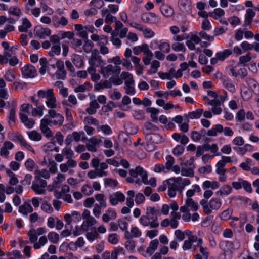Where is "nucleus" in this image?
Segmentation results:
<instances>
[{"mask_svg":"<svg viewBox=\"0 0 259 259\" xmlns=\"http://www.w3.org/2000/svg\"><path fill=\"white\" fill-rule=\"evenodd\" d=\"M14 145L10 141H7L4 142L3 146L1 149V155L2 156H7L9 154L8 150L12 149Z\"/></svg>","mask_w":259,"mask_h":259,"instance_id":"28","label":"nucleus"},{"mask_svg":"<svg viewBox=\"0 0 259 259\" xmlns=\"http://www.w3.org/2000/svg\"><path fill=\"white\" fill-rule=\"evenodd\" d=\"M49 125H51L48 123V121L46 118H42L40 121V129L41 133L47 138H52L53 137V133L51 129L48 127Z\"/></svg>","mask_w":259,"mask_h":259,"instance_id":"14","label":"nucleus"},{"mask_svg":"<svg viewBox=\"0 0 259 259\" xmlns=\"http://www.w3.org/2000/svg\"><path fill=\"white\" fill-rule=\"evenodd\" d=\"M99 107L100 105L97 100H94L90 102L89 107L86 109L85 111L90 115L94 114L96 112L97 109Z\"/></svg>","mask_w":259,"mask_h":259,"instance_id":"34","label":"nucleus"},{"mask_svg":"<svg viewBox=\"0 0 259 259\" xmlns=\"http://www.w3.org/2000/svg\"><path fill=\"white\" fill-rule=\"evenodd\" d=\"M48 242V239L45 236L40 237L38 240V241H36L33 245V247L35 249H38L41 248V246L45 245Z\"/></svg>","mask_w":259,"mask_h":259,"instance_id":"47","label":"nucleus"},{"mask_svg":"<svg viewBox=\"0 0 259 259\" xmlns=\"http://www.w3.org/2000/svg\"><path fill=\"white\" fill-rule=\"evenodd\" d=\"M111 13L108 9L104 8L101 11V15L102 17L104 18L105 23L108 24L113 23L116 19V18Z\"/></svg>","mask_w":259,"mask_h":259,"instance_id":"22","label":"nucleus"},{"mask_svg":"<svg viewBox=\"0 0 259 259\" xmlns=\"http://www.w3.org/2000/svg\"><path fill=\"white\" fill-rule=\"evenodd\" d=\"M97 50H94L91 52V55L88 59V63L90 65L88 69L93 70L96 69L97 67H99L103 62L102 57L97 53Z\"/></svg>","mask_w":259,"mask_h":259,"instance_id":"8","label":"nucleus"},{"mask_svg":"<svg viewBox=\"0 0 259 259\" xmlns=\"http://www.w3.org/2000/svg\"><path fill=\"white\" fill-rule=\"evenodd\" d=\"M71 60L74 65L77 68H81L83 65V60L78 54H73L71 56Z\"/></svg>","mask_w":259,"mask_h":259,"instance_id":"37","label":"nucleus"},{"mask_svg":"<svg viewBox=\"0 0 259 259\" xmlns=\"http://www.w3.org/2000/svg\"><path fill=\"white\" fill-rule=\"evenodd\" d=\"M48 238L53 243H57L59 240V235L57 233L52 231L48 233Z\"/></svg>","mask_w":259,"mask_h":259,"instance_id":"56","label":"nucleus"},{"mask_svg":"<svg viewBox=\"0 0 259 259\" xmlns=\"http://www.w3.org/2000/svg\"><path fill=\"white\" fill-rule=\"evenodd\" d=\"M141 20L145 23L156 24L160 22V18L155 13L144 14L141 16Z\"/></svg>","mask_w":259,"mask_h":259,"instance_id":"16","label":"nucleus"},{"mask_svg":"<svg viewBox=\"0 0 259 259\" xmlns=\"http://www.w3.org/2000/svg\"><path fill=\"white\" fill-rule=\"evenodd\" d=\"M31 26L32 25L29 20L26 18H23L22 19L21 24L18 26V30L21 32H27Z\"/></svg>","mask_w":259,"mask_h":259,"instance_id":"32","label":"nucleus"},{"mask_svg":"<svg viewBox=\"0 0 259 259\" xmlns=\"http://www.w3.org/2000/svg\"><path fill=\"white\" fill-rule=\"evenodd\" d=\"M225 14L224 11L221 8L215 9L212 13H209V16L215 19H218Z\"/></svg>","mask_w":259,"mask_h":259,"instance_id":"53","label":"nucleus"},{"mask_svg":"<svg viewBox=\"0 0 259 259\" xmlns=\"http://www.w3.org/2000/svg\"><path fill=\"white\" fill-rule=\"evenodd\" d=\"M37 95L39 98L46 99L45 104L48 108L53 109L57 107V101L53 89H49L47 90H39L37 92Z\"/></svg>","mask_w":259,"mask_h":259,"instance_id":"4","label":"nucleus"},{"mask_svg":"<svg viewBox=\"0 0 259 259\" xmlns=\"http://www.w3.org/2000/svg\"><path fill=\"white\" fill-rule=\"evenodd\" d=\"M130 174L134 178H137L138 175L140 176L142 182L145 184H150L153 187L156 186V180L152 178L149 181L148 180L147 173L143 168L140 166H137L135 169L130 170Z\"/></svg>","mask_w":259,"mask_h":259,"instance_id":"5","label":"nucleus"},{"mask_svg":"<svg viewBox=\"0 0 259 259\" xmlns=\"http://www.w3.org/2000/svg\"><path fill=\"white\" fill-rule=\"evenodd\" d=\"M203 241L202 239L199 238L198 240V242L197 243L196 246L199 248V251L200 253L202 254L204 259H208L209 253L207 251V249L206 247H204L202 246Z\"/></svg>","mask_w":259,"mask_h":259,"instance_id":"39","label":"nucleus"},{"mask_svg":"<svg viewBox=\"0 0 259 259\" xmlns=\"http://www.w3.org/2000/svg\"><path fill=\"white\" fill-rule=\"evenodd\" d=\"M158 245V241L157 239L151 241L149 244V246L146 249V252L152 254L154 253L155 250L157 249Z\"/></svg>","mask_w":259,"mask_h":259,"instance_id":"45","label":"nucleus"},{"mask_svg":"<svg viewBox=\"0 0 259 259\" xmlns=\"http://www.w3.org/2000/svg\"><path fill=\"white\" fill-rule=\"evenodd\" d=\"M31 189L37 194H44L46 192L45 187L38 186V184L32 183L31 186Z\"/></svg>","mask_w":259,"mask_h":259,"instance_id":"59","label":"nucleus"},{"mask_svg":"<svg viewBox=\"0 0 259 259\" xmlns=\"http://www.w3.org/2000/svg\"><path fill=\"white\" fill-rule=\"evenodd\" d=\"M167 195L171 198L175 197L178 191V187L174 178L168 179Z\"/></svg>","mask_w":259,"mask_h":259,"instance_id":"19","label":"nucleus"},{"mask_svg":"<svg viewBox=\"0 0 259 259\" xmlns=\"http://www.w3.org/2000/svg\"><path fill=\"white\" fill-rule=\"evenodd\" d=\"M6 174L9 178V184L11 186H15L18 182V179L16 175L10 169H6Z\"/></svg>","mask_w":259,"mask_h":259,"instance_id":"36","label":"nucleus"},{"mask_svg":"<svg viewBox=\"0 0 259 259\" xmlns=\"http://www.w3.org/2000/svg\"><path fill=\"white\" fill-rule=\"evenodd\" d=\"M255 13L253 10L248 9L246 10V14L245 15V23L246 24H250L252 21V18L255 16Z\"/></svg>","mask_w":259,"mask_h":259,"instance_id":"50","label":"nucleus"},{"mask_svg":"<svg viewBox=\"0 0 259 259\" xmlns=\"http://www.w3.org/2000/svg\"><path fill=\"white\" fill-rule=\"evenodd\" d=\"M232 188L229 185H223L220 189L216 192V194L219 196H228L232 192Z\"/></svg>","mask_w":259,"mask_h":259,"instance_id":"31","label":"nucleus"},{"mask_svg":"<svg viewBox=\"0 0 259 259\" xmlns=\"http://www.w3.org/2000/svg\"><path fill=\"white\" fill-rule=\"evenodd\" d=\"M251 59V56L250 53H247L245 55L241 56L239 57L238 64L246 65V63L249 62Z\"/></svg>","mask_w":259,"mask_h":259,"instance_id":"57","label":"nucleus"},{"mask_svg":"<svg viewBox=\"0 0 259 259\" xmlns=\"http://www.w3.org/2000/svg\"><path fill=\"white\" fill-rule=\"evenodd\" d=\"M52 23L55 28H58L60 26H66L68 23V21L64 16L59 18L58 16L54 15L52 17Z\"/></svg>","mask_w":259,"mask_h":259,"instance_id":"20","label":"nucleus"},{"mask_svg":"<svg viewBox=\"0 0 259 259\" xmlns=\"http://www.w3.org/2000/svg\"><path fill=\"white\" fill-rule=\"evenodd\" d=\"M121 69L119 66H113L108 64L101 68L100 72L105 78H109L111 80L115 77L118 76L121 72Z\"/></svg>","mask_w":259,"mask_h":259,"instance_id":"6","label":"nucleus"},{"mask_svg":"<svg viewBox=\"0 0 259 259\" xmlns=\"http://www.w3.org/2000/svg\"><path fill=\"white\" fill-rule=\"evenodd\" d=\"M34 34L38 38L40 39H45L47 37L50 36L51 31L48 28H43L37 26L34 29Z\"/></svg>","mask_w":259,"mask_h":259,"instance_id":"17","label":"nucleus"},{"mask_svg":"<svg viewBox=\"0 0 259 259\" xmlns=\"http://www.w3.org/2000/svg\"><path fill=\"white\" fill-rule=\"evenodd\" d=\"M60 45H53L51 50L49 52V55L51 57H54L56 55H59L60 54Z\"/></svg>","mask_w":259,"mask_h":259,"instance_id":"51","label":"nucleus"},{"mask_svg":"<svg viewBox=\"0 0 259 259\" xmlns=\"http://www.w3.org/2000/svg\"><path fill=\"white\" fill-rule=\"evenodd\" d=\"M199 238L196 236L190 235L188 239L184 241L182 246V248L184 250H187L192 248V244L194 242H198Z\"/></svg>","mask_w":259,"mask_h":259,"instance_id":"23","label":"nucleus"},{"mask_svg":"<svg viewBox=\"0 0 259 259\" xmlns=\"http://www.w3.org/2000/svg\"><path fill=\"white\" fill-rule=\"evenodd\" d=\"M159 210L155 207H148L145 215L140 218V222L144 226H150L151 228H156L159 224L158 222L157 215Z\"/></svg>","mask_w":259,"mask_h":259,"instance_id":"2","label":"nucleus"},{"mask_svg":"<svg viewBox=\"0 0 259 259\" xmlns=\"http://www.w3.org/2000/svg\"><path fill=\"white\" fill-rule=\"evenodd\" d=\"M111 41L113 45L116 46L117 47H119L121 45V40L117 37V34L115 31H114L111 32Z\"/></svg>","mask_w":259,"mask_h":259,"instance_id":"55","label":"nucleus"},{"mask_svg":"<svg viewBox=\"0 0 259 259\" xmlns=\"http://www.w3.org/2000/svg\"><path fill=\"white\" fill-rule=\"evenodd\" d=\"M74 29L76 31L77 35L84 40H87L88 38V31L93 32V31L90 30L89 27L83 26L80 24H75L74 25Z\"/></svg>","mask_w":259,"mask_h":259,"instance_id":"12","label":"nucleus"},{"mask_svg":"<svg viewBox=\"0 0 259 259\" xmlns=\"http://www.w3.org/2000/svg\"><path fill=\"white\" fill-rule=\"evenodd\" d=\"M44 106H37L36 107L32 108L31 112L33 117H41L44 115Z\"/></svg>","mask_w":259,"mask_h":259,"instance_id":"42","label":"nucleus"},{"mask_svg":"<svg viewBox=\"0 0 259 259\" xmlns=\"http://www.w3.org/2000/svg\"><path fill=\"white\" fill-rule=\"evenodd\" d=\"M181 173L183 176L192 177L194 175V169L195 165L194 164L193 158H191L184 163H182Z\"/></svg>","mask_w":259,"mask_h":259,"instance_id":"9","label":"nucleus"},{"mask_svg":"<svg viewBox=\"0 0 259 259\" xmlns=\"http://www.w3.org/2000/svg\"><path fill=\"white\" fill-rule=\"evenodd\" d=\"M81 191L86 196L92 195L94 192L92 187L88 184L84 185L81 187Z\"/></svg>","mask_w":259,"mask_h":259,"instance_id":"64","label":"nucleus"},{"mask_svg":"<svg viewBox=\"0 0 259 259\" xmlns=\"http://www.w3.org/2000/svg\"><path fill=\"white\" fill-rule=\"evenodd\" d=\"M1 45L3 48V54H0V64L2 65L8 63L12 66L19 63V59L16 56V52L10 48V44L7 41H3Z\"/></svg>","mask_w":259,"mask_h":259,"instance_id":"1","label":"nucleus"},{"mask_svg":"<svg viewBox=\"0 0 259 259\" xmlns=\"http://www.w3.org/2000/svg\"><path fill=\"white\" fill-rule=\"evenodd\" d=\"M108 167L107 163L102 162L100 164L99 168L95 169L97 176L99 177H105L108 175L107 171H105Z\"/></svg>","mask_w":259,"mask_h":259,"instance_id":"30","label":"nucleus"},{"mask_svg":"<svg viewBox=\"0 0 259 259\" xmlns=\"http://www.w3.org/2000/svg\"><path fill=\"white\" fill-rule=\"evenodd\" d=\"M223 85L227 89L229 92L234 93L235 92V88L234 84H233L230 80L228 79H224L223 81Z\"/></svg>","mask_w":259,"mask_h":259,"instance_id":"54","label":"nucleus"},{"mask_svg":"<svg viewBox=\"0 0 259 259\" xmlns=\"http://www.w3.org/2000/svg\"><path fill=\"white\" fill-rule=\"evenodd\" d=\"M43 150L46 152L52 151H58V148L56 147V144L53 142H49L43 146Z\"/></svg>","mask_w":259,"mask_h":259,"instance_id":"43","label":"nucleus"},{"mask_svg":"<svg viewBox=\"0 0 259 259\" xmlns=\"http://www.w3.org/2000/svg\"><path fill=\"white\" fill-rule=\"evenodd\" d=\"M125 200L124 195L120 191H117L109 195V202L112 206H115L119 203H122Z\"/></svg>","mask_w":259,"mask_h":259,"instance_id":"10","label":"nucleus"},{"mask_svg":"<svg viewBox=\"0 0 259 259\" xmlns=\"http://www.w3.org/2000/svg\"><path fill=\"white\" fill-rule=\"evenodd\" d=\"M203 113V110L202 109H198L196 111L189 112L188 114V117L192 119L199 118Z\"/></svg>","mask_w":259,"mask_h":259,"instance_id":"48","label":"nucleus"},{"mask_svg":"<svg viewBox=\"0 0 259 259\" xmlns=\"http://www.w3.org/2000/svg\"><path fill=\"white\" fill-rule=\"evenodd\" d=\"M29 138L33 141H39L41 140L42 136L41 134L36 131H31L27 133Z\"/></svg>","mask_w":259,"mask_h":259,"instance_id":"44","label":"nucleus"},{"mask_svg":"<svg viewBox=\"0 0 259 259\" xmlns=\"http://www.w3.org/2000/svg\"><path fill=\"white\" fill-rule=\"evenodd\" d=\"M142 232L140 229L136 226L131 228V231H126L125 232L124 236L128 239H131L133 238H137L141 236Z\"/></svg>","mask_w":259,"mask_h":259,"instance_id":"21","label":"nucleus"},{"mask_svg":"<svg viewBox=\"0 0 259 259\" xmlns=\"http://www.w3.org/2000/svg\"><path fill=\"white\" fill-rule=\"evenodd\" d=\"M98 132L101 131L104 134L106 135H110L112 133V130L111 127L108 125H98L97 127Z\"/></svg>","mask_w":259,"mask_h":259,"instance_id":"49","label":"nucleus"},{"mask_svg":"<svg viewBox=\"0 0 259 259\" xmlns=\"http://www.w3.org/2000/svg\"><path fill=\"white\" fill-rule=\"evenodd\" d=\"M198 208V205L192 198H187L186 200L185 203L183 206L180 207L181 212L190 211V210L196 211Z\"/></svg>","mask_w":259,"mask_h":259,"instance_id":"13","label":"nucleus"},{"mask_svg":"<svg viewBox=\"0 0 259 259\" xmlns=\"http://www.w3.org/2000/svg\"><path fill=\"white\" fill-rule=\"evenodd\" d=\"M82 217L83 219L85 220L82 223V228H83L84 226H87V227L92 226L97 223V221L93 216L91 215L90 211L88 209H84L83 210Z\"/></svg>","mask_w":259,"mask_h":259,"instance_id":"11","label":"nucleus"},{"mask_svg":"<svg viewBox=\"0 0 259 259\" xmlns=\"http://www.w3.org/2000/svg\"><path fill=\"white\" fill-rule=\"evenodd\" d=\"M201 188L200 186L197 184L194 185L192 186V188L189 189L186 192V196L187 198H191V197L194 195L196 192H200Z\"/></svg>","mask_w":259,"mask_h":259,"instance_id":"41","label":"nucleus"},{"mask_svg":"<svg viewBox=\"0 0 259 259\" xmlns=\"http://www.w3.org/2000/svg\"><path fill=\"white\" fill-rule=\"evenodd\" d=\"M4 78L6 80L8 81H13L15 79L14 71L11 69H8L5 73Z\"/></svg>","mask_w":259,"mask_h":259,"instance_id":"52","label":"nucleus"},{"mask_svg":"<svg viewBox=\"0 0 259 259\" xmlns=\"http://www.w3.org/2000/svg\"><path fill=\"white\" fill-rule=\"evenodd\" d=\"M33 211V207L28 202L24 203L19 207V212L24 215L27 216L28 213H32Z\"/></svg>","mask_w":259,"mask_h":259,"instance_id":"27","label":"nucleus"},{"mask_svg":"<svg viewBox=\"0 0 259 259\" xmlns=\"http://www.w3.org/2000/svg\"><path fill=\"white\" fill-rule=\"evenodd\" d=\"M160 10L162 14L166 18H170L175 14L174 9L169 5L164 3L160 7Z\"/></svg>","mask_w":259,"mask_h":259,"instance_id":"24","label":"nucleus"},{"mask_svg":"<svg viewBox=\"0 0 259 259\" xmlns=\"http://www.w3.org/2000/svg\"><path fill=\"white\" fill-rule=\"evenodd\" d=\"M35 176H38L40 178H44L45 179H49L50 176L49 170L43 169L41 170L35 171Z\"/></svg>","mask_w":259,"mask_h":259,"instance_id":"63","label":"nucleus"},{"mask_svg":"<svg viewBox=\"0 0 259 259\" xmlns=\"http://www.w3.org/2000/svg\"><path fill=\"white\" fill-rule=\"evenodd\" d=\"M174 178L178 187V191L180 194H182L185 187L191 184L190 180L187 178H182L181 177Z\"/></svg>","mask_w":259,"mask_h":259,"instance_id":"15","label":"nucleus"},{"mask_svg":"<svg viewBox=\"0 0 259 259\" xmlns=\"http://www.w3.org/2000/svg\"><path fill=\"white\" fill-rule=\"evenodd\" d=\"M111 87L112 83L108 80L101 81L99 82H96L94 85V89L96 91H99L104 88L109 89Z\"/></svg>","mask_w":259,"mask_h":259,"instance_id":"33","label":"nucleus"},{"mask_svg":"<svg viewBox=\"0 0 259 259\" xmlns=\"http://www.w3.org/2000/svg\"><path fill=\"white\" fill-rule=\"evenodd\" d=\"M241 96L244 100H248L252 96V91L248 88H244L241 91Z\"/></svg>","mask_w":259,"mask_h":259,"instance_id":"60","label":"nucleus"},{"mask_svg":"<svg viewBox=\"0 0 259 259\" xmlns=\"http://www.w3.org/2000/svg\"><path fill=\"white\" fill-rule=\"evenodd\" d=\"M30 241L34 244L37 240V235L35 233V230L30 229L27 233Z\"/></svg>","mask_w":259,"mask_h":259,"instance_id":"61","label":"nucleus"},{"mask_svg":"<svg viewBox=\"0 0 259 259\" xmlns=\"http://www.w3.org/2000/svg\"><path fill=\"white\" fill-rule=\"evenodd\" d=\"M25 167L29 171H33L37 168L34 161L31 158L27 159L24 163Z\"/></svg>","mask_w":259,"mask_h":259,"instance_id":"46","label":"nucleus"},{"mask_svg":"<svg viewBox=\"0 0 259 259\" xmlns=\"http://www.w3.org/2000/svg\"><path fill=\"white\" fill-rule=\"evenodd\" d=\"M9 13L11 15L19 17L21 15V10L17 6H12L9 9Z\"/></svg>","mask_w":259,"mask_h":259,"instance_id":"62","label":"nucleus"},{"mask_svg":"<svg viewBox=\"0 0 259 259\" xmlns=\"http://www.w3.org/2000/svg\"><path fill=\"white\" fill-rule=\"evenodd\" d=\"M65 177L64 175L61 173H58L52 183V187L54 188H59L60 184L65 180Z\"/></svg>","mask_w":259,"mask_h":259,"instance_id":"38","label":"nucleus"},{"mask_svg":"<svg viewBox=\"0 0 259 259\" xmlns=\"http://www.w3.org/2000/svg\"><path fill=\"white\" fill-rule=\"evenodd\" d=\"M43 118H46L48 123L53 125L61 126L64 122V117L54 109H50L48 114Z\"/></svg>","mask_w":259,"mask_h":259,"instance_id":"7","label":"nucleus"},{"mask_svg":"<svg viewBox=\"0 0 259 259\" xmlns=\"http://www.w3.org/2000/svg\"><path fill=\"white\" fill-rule=\"evenodd\" d=\"M39 64L40 68L39 69V72L40 74L44 75L46 71H48V61L46 58H42L39 60Z\"/></svg>","mask_w":259,"mask_h":259,"instance_id":"40","label":"nucleus"},{"mask_svg":"<svg viewBox=\"0 0 259 259\" xmlns=\"http://www.w3.org/2000/svg\"><path fill=\"white\" fill-rule=\"evenodd\" d=\"M19 115L21 121L26 127L28 128H32L35 123V121L33 119L28 118V116L24 113H20Z\"/></svg>","mask_w":259,"mask_h":259,"instance_id":"26","label":"nucleus"},{"mask_svg":"<svg viewBox=\"0 0 259 259\" xmlns=\"http://www.w3.org/2000/svg\"><path fill=\"white\" fill-rule=\"evenodd\" d=\"M120 77L121 79L124 80L125 84H135L134 80L133 79V76L131 73L123 71L121 73Z\"/></svg>","mask_w":259,"mask_h":259,"instance_id":"35","label":"nucleus"},{"mask_svg":"<svg viewBox=\"0 0 259 259\" xmlns=\"http://www.w3.org/2000/svg\"><path fill=\"white\" fill-rule=\"evenodd\" d=\"M209 204L213 210H218L221 206L222 202L220 200L213 198L210 200Z\"/></svg>","mask_w":259,"mask_h":259,"instance_id":"58","label":"nucleus"},{"mask_svg":"<svg viewBox=\"0 0 259 259\" xmlns=\"http://www.w3.org/2000/svg\"><path fill=\"white\" fill-rule=\"evenodd\" d=\"M50 67L51 68L48 69V73L52 77L61 80H64L66 78L67 72L63 61L58 60L55 64L51 65Z\"/></svg>","mask_w":259,"mask_h":259,"instance_id":"3","label":"nucleus"},{"mask_svg":"<svg viewBox=\"0 0 259 259\" xmlns=\"http://www.w3.org/2000/svg\"><path fill=\"white\" fill-rule=\"evenodd\" d=\"M117 217L116 211L113 209H108L105 213L102 215V220L104 222L107 223L110 220L115 219Z\"/></svg>","mask_w":259,"mask_h":259,"instance_id":"29","label":"nucleus"},{"mask_svg":"<svg viewBox=\"0 0 259 259\" xmlns=\"http://www.w3.org/2000/svg\"><path fill=\"white\" fill-rule=\"evenodd\" d=\"M23 75L26 78H33L36 74V70L35 67L31 65H27L23 67L21 69Z\"/></svg>","mask_w":259,"mask_h":259,"instance_id":"18","label":"nucleus"},{"mask_svg":"<svg viewBox=\"0 0 259 259\" xmlns=\"http://www.w3.org/2000/svg\"><path fill=\"white\" fill-rule=\"evenodd\" d=\"M91 38L93 41L97 42V45L99 46L102 45H107L108 43V37L106 35L99 36L96 34H93L91 36Z\"/></svg>","mask_w":259,"mask_h":259,"instance_id":"25","label":"nucleus"}]
</instances>
